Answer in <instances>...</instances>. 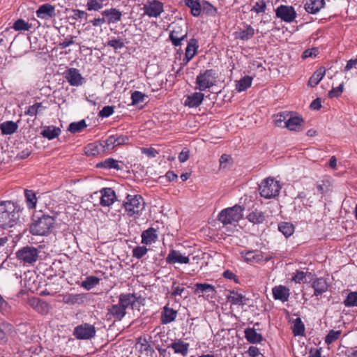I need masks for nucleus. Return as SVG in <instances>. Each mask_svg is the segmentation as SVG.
Segmentation results:
<instances>
[{
    "label": "nucleus",
    "instance_id": "f257e3e1",
    "mask_svg": "<svg viewBox=\"0 0 357 357\" xmlns=\"http://www.w3.org/2000/svg\"><path fill=\"white\" fill-rule=\"evenodd\" d=\"M21 208L11 201L0 202V227L8 228L15 225L20 217Z\"/></svg>",
    "mask_w": 357,
    "mask_h": 357
},
{
    "label": "nucleus",
    "instance_id": "f03ea898",
    "mask_svg": "<svg viewBox=\"0 0 357 357\" xmlns=\"http://www.w3.org/2000/svg\"><path fill=\"white\" fill-rule=\"evenodd\" d=\"M55 220L52 216L43 215L31 224L29 231L33 235L45 236L50 234L54 228Z\"/></svg>",
    "mask_w": 357,
    "mask_h": 357
},
{
    "label": "nucleus",
    "instance_id": "7ed1b4c3",
    "mask_svg": "<svg viewBox=\"0 0 357 357\" xmlns=\"http://www.w3.org/2000/svg\"><path fill=\"white\" fill-rule=\"evenodd\" d=\"M123 205L128 215L132 217L141 214L144 209L145 202L141 195H128Z\"/></svg>",
    "mask_w": 357,
    "mask_h": 357
},
{
    "label": "nucleus",
    "instance_id": "20e7f679",
    "mask_svg": "<svg viewBox=\"0 0 357 357\" xmlns=\"http://www.w3.org/2000/svg\"><path fill=\"white\" fill-rule=\"evenodd\" d=\"M243 211L238 205L225 208L219 213L218 220L224 225L235 224L243 218Z\"/></svg>",
    "mask_w": 357,
    "mask_h": 357
},
{
    "label": "nucleus",
    "instance_id": "39448f33",
    "mask_svg": "<svg viewBox=\"0 0 357 357\" xmlns=\"http://www.w3.org/2000/svg\"><path fill=\"white\" fill-rule=\"evenodd\" d=\"M281 186L278 181L273 178L264 179L259 186V194L266 199H271L278 195Z\"/></svg>",
    "mask_w": 357,
    "mask_h": 357
},
{
    "label": "nucleus",
    "instance_id": "423d86ee",
    "mask_svg": "<svg viewBox=\"0 0 357 357\" xmlns=\"http://www.w3.org/2000/svg\"><path fill=\"white\" fill-rule=\"evenodd\" d=\"M39 253L36 248L26 245L16 252V257L24 265H33L39 258Z\"/></svg>",
    "mask_w": 357,
    "mask_h": 357
},
{
    "label": "nucleus",
    "instance_id": "0eeeda50",
    "mask_svg": "<svg viewBox=\"0 0 357 357\" xmlns=\"http://www.w3.org/2000/svg\"><path fill=\"white\" fill-rule=\"evenodd\" d=\"M216 79L217 73L215 70H206L197 76L196 84L199 91H205L215 84Z\"/></svg>",
    "mask_w": 357,
    "mask_h": 357
},
{
    "label": "nucleus",
    "instance_id": "6e6552de",
    "mask_svg": "<svg viewBox=\"0 0 357 357\" xmlns=\"http://www.w3.org/2000/svg\"><path fill=\"white\" fill-rule=\"evenodd\" d=\"M96 330L93 325L82 324L74 328L73 335L77 340H91L96 336Z\"/></svg>",
    "mask_w": 357,
    "mask_h": 357
},
{
    "label": "nucleus",
    "instance_id": "1a4fd4ad",
    "mask_svg": "<svg viewBox=\"0 0 357 357\" xmlns=\"http://www.w3.org/2000/svg\"><path fill=\"white\" fill-rule=\"evenodd\" d=\"M276 17L285 22H292L296 17L295 9L291 6L280 5L275 10Z\"/></svg>",
    "mask_w": 357,
    "mask_h": 357
},
{
    "label": "nucleus",
    "instance_id": "9d476101",
    "mask_svg": "<svg viewBox=\"0 0 357 357\" xmlns=\"http://www.w3.org/2000/svg\"><path fill=\"white\" fill-rule=\"evenodd\" d=\"M144 15L150 17H157L163 11V4L157 0L147 1L143 6Z\"/></svg>",
    "mask_w": 357,
    "mask_h": 357
},
{
    "label": "nucleus",
    "instance_id": "9b49d317",
    "mask_svg": "<svg viewBox=\"0 0 357 357\" xmlns=\"http://www.w3.org/2000/svg\"><path fill=\"white\" fill-rule=\"evenodd\" d=\"M64 77L70 86H79L84 82V78L79 73V70L74 68H68L64 73Z\"/></svg>",
    "mask_w": 357,
    "mask_h": 357
},
{
    "label": "nucleus",
    "instance_id": "f8f14e48",
    "mask_svg": "<svg viewBox=\"0 0 357 357\" xmlns=\"http://www.w3.org/2000/svg\"><path fill=\"white\" fill-rule=\"evenodd\" d=\"M36 16L44 20H49L56 16L55 6L50 3L40 6L36 12Z\"/></svg>",
    "mask_w": 357,
    "mask_h": 357
},
{
    "label": "nucleus",
    "instance_id": "ddd939ff",
    "mask_svg": "<svg viewBox=\"0 0 357 357\" xmlns=\"http://www.w3.org/2000/svg\"><path fill=\"white\" fill-rule=\"evenodd\" d=\"M126 311L119 303L107 307V317L108 319L121 321L126 315Z\"/></svg>",
    "mask_w": 357,
    "mask_h": 357
},
{
    "label": "nucleus",
    "instance_id": "4468645a",
    "mask_svg": "<svg viewBox=\"0 0 357 357\" xmlns=\"http://www.w3.org/2000/svg\"><path fill=\"white\" fill-rule=\"evenodd\" d=\"M101 14L105 17L106 23L108 24L117 23L121 20L122 17L121 12L114 8L105 10Z\"/></svg>",
    "mask_w": 357,
    "mask_h": 357
},
{
    "label": "nucleus",
    "instance_id": "2eb2a0df",
    "mask_svg": "<svg viewBox=\"0 0 357 357\" xmlns=\"http://www.w3.org/2000/svg\"><path fill=\"white\" fill-rule=\"evenodd\" d=\"M137 301V297L135 294H121L119 296V304L126 311L128 307L134 308Z\"/></svg>",
    "mask_w": 357,
    "mask_h": 357
},
{
    "label": "nucleus",
    "instance_id": "dca6fc26",
    "mask_svg": "<svg viewBox=\"0 0 357 357\" xmlns=\"http://www.w3.org/2000/svg\"><path fill=\"white\" fill-rule=\"evenodd\" d=\"M304 120L301 116H294L293 113H291V116L286 122V126L284 127L287 128L291 131H301L302 130L303 123Z\"/></svg>",
    "mask_w": 357,
    "mask_h": 357
},
{
    "label": "nucleus",
    "instance_id": "f3484780",
    "mask_svg": "<svg viewBox=\"0 0 357 357\" xmlns=\"http://www.w3.org/2000/svg\"><path fill=\"white\" fill-rule=\"evenodd\" d=\"M100 204L102 206H111L116 199V194L110 188H103L101 191Z\"/></svg>",
    "mask_w": 357,
    "mask_h": 357
},
{
    "label": "nucleus",
    "instance_id": "a211bd4d",
    "mask_svg": "<svg viewBox=\"0 0 357 357\" xmlns=\"http://www.w3.org/2000/svg\"><path fill=\"white\" fill-rule=\"evenodd\" d=\"M30 306L40 314H47L50 310L49 304L38 298L32 297L28 301Z\"/></svg>",
    "mask_w": 357,
    "mask_h": 357
},
{
    "label": "nucleus",
    "instance_id": "6ab92c4d",
    "mask_svg": "<svg viewBox=\"0 0 357 357\" xmlns=\"http://www.w3.org/2000/svg\"><path fill=\"white\" fill-rule=\"evenodd\" d=\"M312 287L314 291V295L319 296L328 291V284L325 278H319L312 281Z\"/></svg>",
    "mask_w": 357,
    "mask_h": 357
},
{
    "label": "nucleus",
    "instance_id": "aec40b11",
    "mask_svg": "<svg viewBox=\"0 0 357 357\" xmlns=\"http://www.w3.org/2000/svg\"><path fill=\"white\" fill-rule=\"evenodd\" d=\"M197 40L194 38L191 39L185 48V57L182 63L183 66L186 65L193 58L197 53Z\"/></svg>",
    "mask_w": 357,
    "mask_h": 357
},
{
    "label": "nucleus",
    "instance_id": "412c9836",
    "mask_svg": "<svg viewBox=\"0 0 357 357\" xmlns=\"http://www.w3.org/2000/svg\"><path fill=\"white\" fill-rule=\"evenodd\" d=\"M255 33V29L250 25L247 24L245 26V29H240L235 31L234 35L236 40H248L254 36Z\"/></svg>",
    "mask_w": 357,
    "mask_h": 357
},
{
    "label": "nucleus",
    "instance_id": "4be33fe9",
    "mask_svg": "<svg viewBox=\"0 0 357 357\" xmlns=\"http://www.w3.org/2000/svg\"><path fill=\"white\" fill-rule=\"evenodd\" d=\"M273 298L275 300H280L282 302L288 301L289 296V289L282 285L275 286L272 289Z\"/></svg>",
    "mask_w": 357,
    "mask_h": 357
},
{
    "label": "nucleus",
    "instance_id": "5701e85b",
    "mask_svg": "<svg viewBox=\"0 0 357 357\" xmlns=\"http://www.w3.org/2000/svg\"><path fill=\"white\" fill-rule=\"evenodd\" d=\"M204 95L201 92H195L192 95L188 96L185 100V106L189 107H197L201 105L204 100Z\"/></svg>",
    "mask_w": 357,
    "mask_h": 357
},
{
    "label": "nucleus",
    "instance_id": "b1692460",
    "mask_svg": "<svg viewBox=\"0 0 357 357\" xmlns=\"http://www.w3.org/2000/svg\"><path fill=\"white\" fill-rule=\"evenodd\" d=\"M324 0H307L305 3V9L309 13L316 14L324 7Z\"/></svg>",
    "mask_w": 357,
    "mask_h": 357
},
{
    "label": "nucleus",
    "instance_id": "393cba45",
    "mask_svg": "<svg viewBox=\"0 0 357 357\" xmlns=\"http://www.w3.org/2000/svg\"><path fill=\"white\" fill-rule=\"evenodd\" d=\"M185 5L190 8V14L193 17H199L202 13V3L199 0H183Z\"/></svg>",
    "mask_w": 357,
    "mask_h": 357
},
{
    "label": "nucleus",
    "instance_id": "a878e982",
    "mask_svg": "<svg viewBox=\"0 0 357 357\" xmlns=\"http://www.w3.org/2000/svg\"><path fill=\"white\" fill-rule=\"evenodd\" d=\"M14 331L13 326L9 323H0V343L4 344L8 341V335Z\"/></svg>",
    "mask_w": 357,
    "mask_h": 357
},
{
    "label": "nucleus",
    "instance_id": "bb28decb",
    "mask_svg": "<svg viewBox=\"0 0 357 357\" xmlns=\"http://www.w3.org/2000/svg\"><path fill=\"white\" fill-rule=\"evenodd\" d=\"M177 316V311L165 306L161 314V322L167 324L174 321Z\"/></svg>",
    "mask_w": 357,
    "mask_h": 357
},
{
    "label": "nucleus",
    "instance_id": "cd10ccee",
    "mask_svg": "<svg viewBox=\"0 0 357 357\" xmlns=\"http://www.w3.org/2000/svg\"><path fill=\"white\" fill-rule=\"evenodd\" d=\"M326 73V69L324 67H321L317 69L310 77L308 81V86L310 87L316 86L323 79Z\"/></svg>",
    "mask_w": 357,
    "mask_h": 357
},
{
    "label": "nucleus",
    "instance_id": "c85d7f7f",
    "mask_svg": "<svg viewBox=\"0 0 357 357\" xmlns=\"http://www.w3.org/2000/svg\"><path fill=\"white\" fill-rule=\"evenodd\" d=\"M156 230L152 227L144 231L142 234V243L144 244H151L157 239Z\"/></svg>",
    "mask_w": 357,
    "mask_h": 357
},
{
    "label": "nucleus",
    "instance_id": "c756f323",
    "mask_svg": "<svg viewBox=\"0 0 357 357\" xmlns=\"http://www.w3.org/2000/svg\"><path fill=\"white\" fill-rule=\"evenodd\" d=\"M18 126L12 121H8L1 123L0 130L3 135H12L17 131Z\"/></svg>",
    "mask_w": 357,
    "mask_h": 357
},
{
    "label": "nucleus",
    "instance_id": "7c9ffc66",
    "mask_svg": "<svg viewBox=\"0 0 357 357\" xmlns=\"http://www.w3.org/2000/svg\"><path fill=\"white\" fill-rule=\"evenodd\" d=\"M84 301V296L83 294H68L63 296V302L69 305L81 304Z\"/></svg>",
    "mask_w": 357,
    "mask_h": 357
},
{
    "label": "nucleus",
    "instance_id": "2f4dec72",
    "mask_svg": "<svg viewBox=\"0 0 357 357\" xmlns=\"http://www.w3.org/2000/svg\"><path fill=\"white\" fill-rule=\"evenodd\" d=\"M245 337L246 340L252 344L259 343L262 340L261 334L257 333L254 328H248L245 330Z\"/></svg>",
    "mask_w": 357,
    "mask_h": 357
},
{
    "label": "nucleus",
    "instance_id": "473e14b6",
    "mask_svg": "<svg viewBox=\"0 0 357 357\" xmlns=\"http://www.w3.org/2000/svg\"><path fill=\"white\" fill-rule=\"evenodd\" d=\"M197 293H205L208 296L213 297L215 293V287L209 284L197 283L195 284Z\"/></svg>",
    "mask_w": 357,
    "mask_h": 357
},
{
    "label": "nucleus",
    "instance_id": "72a5a7b5",
    "mask_svg": "<svg viewBox=\"0 0 357 357\" xmlns=\"http://www.w3.org/2000/svg\"><path fill=\"white\" fill-rule=\"evenodd\" d=\"M227 301L232 305H244L245 296L236 291H231L227 296Z\"/></svg>",
    "mask_w": 357,
    "mask_h": 357
},
{
    "label": "nucleus",
    "instance_id": "f704fd0d",
    "mask_svg": "<svg viewBox=\"0 0 357 357\" xmlns=\"http://www.w3.org/2000/svg\"><path fill=\"white\" fill-rule=\"evenodd\" d=\"M61 132V130L59 128L54 126H47L42 131L41 135L44 137L52 140L57 137L60 135Z\"/></svg>",
    "mask_w": 357,
    "mask_h": 357
},
{
    "label": "nucleus",
    "instance_id": "c9c22d12",
    "mask_svg": "<svg viewBox=\"0 0 357 357\" xmlns=\"http://www.w3.org/2000/svg\"><path fill=\"white\" fill-rule=\"evenodd\" d=\"M247 219L253 224H261L265 220V215L263 212L256 209L249 213Z\"/></svg>",
    "mask_w": 357,
    "mask_h": 357
},
{
    "label": "nucleus",
    "instance_id": "e433bc0d",
    "mask_svg": "<svg viewBox=\"0 0 357 357\" xmlns=\"http://www.w3.org/2000/svg\"><path fill=\"white\" fill-rule=\"evenodd\" d=\"M45 108L42 102H36L33 105L28 107L27 109L24 112V114L30 116H36L37 114L41 113Z\"/></svg>",
    "mask_w": 357,
    "mask_h": 357
},
{
    "label": "nucleus",
    "instance_id": "4c0bfd02",
    "mask_svg": "<svg viewBox=\"0 0 357 357\" xmlns=\"http://www.w3.org/2000/svg\"><path fill=\"white\" fill-rule=\"evenodd\" d=\"M96 167L106 169H115L117 170L121 169V167L119 165V161L113 158H107L105 160L98 163Z\"/></svg>",
    "mask_w": 357,
    "mask_h": 357
},
{
    "label": "nucleus",
    "instance_id": "58836bf2",
    "mask_svg": "<svg viewBox=\"0 0 357 357\" xmlns=\"http://www.w3.org/2000/svg\"><path fill=\"white\" fill-rule=\"evenodd\" d=\"M252 78L250 76H245L237 82L236 84V89L239 91H244L248 89L252 84Z\"/></svg>",
    "mask_w": 357,
    "mask_h": 357
},
{
    "label": "nucleus",
    "instance_id": "ea45409f",
    "mask_svg": "<svg viewBox=\"0 0 357 357\" xmlns=\"http://www.w3.org/2000/svg\"><path fill=\"white\" fill-rule=\"evenodd\" d=\"M88 14L84 10L78 9H73L70 10V15L68 16V19L73 21H79L84 20H86Z\"/></svg>",
    "mask_w": 357,
    "mask_h": 357
},
{
    "label": "nucleus",
    "instance_id": "a19ab883",
    "mask_svg": "<svg viewBox=\"0 0 357 357\" xmlns=\"http://www.w3.org/2000/svg\"><path fill=\"white\" fill-rule=\"evenodd\" d=\"M104 0H87L86 9L89 11H99L103 8Z\"/></svg>",
    "mask_w": 357,
    "mask_h": 357
},
{
    "label": "nucleus",
    "instance_id": "79ce46f5",
    "mask_svg": "<svg viewBox=\"0 0 357 357\" xmlns=\"http://www.w3.org/2000/svg\"><path fill=\"white\" fill-rule=\"evenodd\" d=\"M100 145L102 146L103 152L110 151L116 147L115 138L114 135L109 136L106 140L100 142Z\"/></svg>",
    "mask_w": 357,
    "mask_h": 357
},
{
    "label": "nucleus",
    "instance_id": "37998d69",
    "mask_svg": "<svg viewBox=\"0 0 357 357\" xmlns=\"http://www.w3.org/2000/svg\"><path fill=\"white\" fill-rule=\"evenodd\" d=\"M12 28L17 31H29L32 28V25L22 19H18L15 22Z\"/></svg>",
    "mask_w": 357,
    "mask_h": 357
},
{
    "label": "nucleus",
    "instance_id": "c03bdc74",
    "mask_svg": "<svg viewBox=\"0 0 357 357\" xmlns=\"http://www.w3.org/2000/svg\"><path fill=\"white\" fill-rule=\"evenodd\" d=\"M292 331L294 335H303L305 332V326L301 318H296L293 321Z\"/></svg>",
    "mask_w": 357,
    "mask_h": 357
},
{
    "label": "nucleus",
    "instance_id": "a18cd8bd",
    "mask_svg": "<svg viewBox=\"0 0 357 357\" xmlns=\"http://www.w3.org/2000/svg\"><path fill=\"white\" fill-rule=\"evenodd\" d=\"M202 10L208 15L215 16L217 13V8L207 1L203 0L202 2Z\"/></svg>",
    "mask_w": 357,
    "mask_h": 357
},
{
    "label": "nucleus",
    "instance_id": "49530a36",
    "mask_svg": "<svg viewBox=\"0 0 357 357\" xmlns=\"http://www.w3.org/2000/svg\"><path fill=\"white\" fill-rule=\"evenodd\" d=\"M100 282V279L95 276H89L82 283V287L87 290H90L96 286Z\"/></svg>",
    "mask_w": 357,
    "mask_h": 357
},
{
    "label": "nucleus",
    "instance_id": "de8ad7c7",
    "mask_svg": "<svg viewBox=\"0 0 357 357\" xmlns=\"http://www.w3.org/2000/svg\"><path fill=\"white\" fill-rule=\"evenodd\" d=\"M87 126L85 120L73 122L69 125L68 130L72 133L79 132Z\"/></svg>",
    "mask_w": 357,
    "mask_h": 357
},
{
    "label": "nucleus",
    "instance_id": "09e8293b",
    "mask_svg": "<svg viewBox=\"0 0 357 357\" xmlns=\"http://www.w3.org/2000/svg\"><path fill=\"white\" fill-rule=\"evenodd\" d=\"M278 229L285 237H289L294 233V226L289 222H281L278 225Z\"/></svg>",
    "mask_w": 357,
    "mask_h": 357
},
{
    "label": "nucleus",
    "instance_id": "8fccbe9b",
    "mask_svg": "<svg viewBox=\"0 0 357 357\" xmlns=\"http://www.w3.org/2000/svg\"><path fill=\"white\" fill-rule=\"evenodd\" d=\"M344 305L346 307L357 306V291H352L348 294L344 301Z\"/></svg>",
    "mask_w": 357,
    "mask_h": 357
},
{
    "label": "nucleus",
    "instance_id": "3c124183",
    "mask_svg": "<svg viewBox=\"0 0 357 357\" xmlns=\"http://www.w3.org/2000/svg\"><path fill=\"white\" fill-rule=\"evenodd\" d=\"M25 197L27 202V206L29 208H33L36 207V197L35 193L32 190H25Z\"/></svg>",
    "mask_w": 357,
    "mask_h": 357
},
{
    "label": "nucleus",
    "instance_id": "603ef678",
    "mask_svg": "<svg viewBox=\"0 0 357 357\" xmlns=\"http://www.w3.org/2000/svg\"><path fill=\"white\" fill-rule=\"evenodd\" d=\"M107 45L117 50L122 49L125 46V43L121 38H112L107 41Z\"/></svg>",
    "mask_w": 357,
    "mask_h": 357
},
{
    "label": "nucleus",
    "instance_id": "864d4df0",
    "mask_svg": "<svg viewBox=\"0 0 357 357\" xmlns=\"http://www.w3.org/2000/svg\"><path fill=\"white\" fill-rule=\"evenodd\" d=\"M291 112H280L275 116V123L278 126H281V123H284V126H286V122H287V119L291 116Z\"/></svg>",
    "mask_w": 357,
    "mask_h": 357
},
{
    "label": "nucleus",
    "instance_id": "5fc2aeb1",
    "mask_svg": "<svg viewBox=\"0 0 357 357\" xmlns=\"http://www.w3.org/2000/svg\"><path fill=\"white\" fill-rule=\"evenodd\" d=\"M341 335V331L331 330L326 336L325 342L327 344H331L337 340Z\"/></svg>",
    "mask_w": 357,
    "mask_h": 357
},
{
    "label": "nucleus",
    "instance_id": "6e6d98bb",
    "mask_svg": "<svg viewBox=\"0 0 357 357\" xmlns=\"http://www.w3.org/2000/svg\"><path fill=\"white\" fill-rule=\"evenodd\" d=\"M241 255L246 261L252 262L260 259V255H257L255 251L242 252Z\"/></svg>",
    "mask_w": 357,
    "mask_h": 357
},
{
    "label": "nucleus",
    "instance_id": "4d7b16f0",
    "mask_svg": "<svg viewBox=\"0 0 357 357\" xmlns=\"http://www.w3.org/2000/svg\"><path fill=\"white\" fill-rule=\"evenodd\" d=\"M146 96L140 91H135L131 94L132 105H135L144 101Z\"/></svg>",
    "mask_w": 357,
    "mask_h": 357
},
{
    "label": "nucleus",
    "instance_id": "13d9d810",
    "mask_svg": "<svg viewBox=\"0 0 357 357\" xmlns=\"http://www.w3.org/2000/svg\"><path fill=\"white\" fill-rule=\"evenodd\" d=\"M148 251L145 246H137L132 250V257L136 259H141Z\"/></svg>",
    "mask_w": 357,
    "mask_h": 357
},
{
    "label": "nucleus",
    "instance_id": "bf43d9fd",
    "mask_svg": "<svg viewBox=\"0 0 357 357\" xmlns=\"http://www.w3.org/2000/svg\"><path fill=\"white\" fill-rule=\"evenodd\" d=\"M266 4L264 0H260L255 3L252 8V10L257 13H264L266 11Z\"/></svg>",
    "mask_w": 357,
    "mask_h": 357
},
{
    "label": "nucleus",
    "instance_id": "052dcab7",
    "mask_svg": "<svg viewBox=\"0 0 357 357\" xmlns=\"http://www.w3.org/2000/svg\"><path fill=\"white\" fill-rule=\"evenodd\" d=\"M114 107L113 106H105L99 112V116L102 118L109 117L114 113Z\"/></svg>",
    "mask_w": 357,
    "mask_h": 357
},
{
    "label": "nucleus",
    "instance_id": "680f3d73",
    "mask_svg": "<svg viewBox=\"0 0 357 357\" xmlns=\"http://www.w3.org/2000/svg\"><path fill=\"white\" fill-rule=\"evenodd\" d=\"M344 85L340 84L337 87H333L331 91H329L328 96L330 98L338 97L343 92Z\"/></svg>",
    "mask_w": 357,
    "mask_h": 357
},
{
    "label": "nucleus",
    "instance_id": "e2e57ef3",
    "mask_svg": "<svg viewBox=\"0 0 357 357\" xmlns=\"http://www.w3.org/2000/svg\"><path fill=\"white\" fill-rule=\"evenodd\" d=\"M77 36H69L68 38L65 39L64 41L59 43V46L61 49H65L72 45H73L75 42V38H76Z\"/></svg>",
    "mask_w": 357,
    "mask_h": 357
},
{
    "label": "nucleus",
    "instance_id": "0e129e2a",
    "mask_svg": "<svg viewBox=\"0 0 357 357\" xmlns=\"http://www.w3.org/2000/svg\"><path fill=\"white\" fill-rule=\"evenodd\" d=\"M85 153L87 155H96L99 153V150L94 144H90L85 148Z\"/></svg>",
    "mask_w": 357,
    "mask_h": 357
},
{
    "label": "nucleus",
    "instance_id": "69168bd1",
    "mask_svg": "<svg viewBox=\"0 0 357 357\" xmlns=\"http://www.w3.org/2000/svg\"><path fill=\"white\" fill-rule=\"evenodd\" d=\"M114 137L115 138L116 146L126 144H128V140H129L128 137L126 135H114Z\"/></svg>",
    "mask_w": 357,
    "mask_h": 357
},
{
    "label": "nucleus",
    "instance_id": "338daca9",
    "mask_svg": "<svg viewBox=\"0 0 357 357\" xmlns=\"http://www.w3.org/2000/svg\"><path fill=\"white\" fill-rule=\"evenodd\" d=\"M141 151L142 153L146 155L149 158H154L158 154V151L152 147L142 148Z\"/></svg>",
    "mask_w": 357,
    "mask_h": 357
},
{
    "label": "nucleus",
    "instance_id": "774afa93",
    "mask_svg": "<svg viewBox=\"0 0 357 357\" xmlns=\"http://www.w3.org/2000/svg\"><path fill=\"white\" fill-rule=\"evenodd\" d=\"M318 52H319V50L317 48L308 49V50H306L304 51V52L303 53L302 57L305 59V58H308V57L315 56Z\"/></svg>",
    "mask_w": 357,
    "mask_h": 357
}]
</instances>
